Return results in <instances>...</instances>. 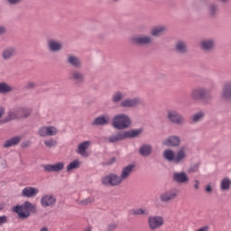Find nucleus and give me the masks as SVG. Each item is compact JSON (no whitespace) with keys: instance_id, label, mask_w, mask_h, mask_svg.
I'll return each instance as SVG.
<instances>
[{"instance_id":"f257e3e1","label":"nucleus","mask_w":231,"mask_h":231,"mask_svg":"<svg viewBox=\"0 0 231 231\" xmlns=\"http://www.w3.org/2000/svg\"><path fill=\"white\" fill-rule=\"evenodd\" d=\"M187 147L183 146L180 148V150L175 154L172 150H165L163 152V158L167 160V162H174V163H180V162H183L185 158H187Z\"/></svg>"},{"instance_id":"f03ea898","label":"nucleus","mask_w":231,"mask_h":231,"mask_svg":"<svg viewBox=\"0 0 231 231\" xmlns=\"http://www.w3.org/2000/svg\"><path fill=\"white\" fill-rule=\"evenodd\" d=\"M141 133L142 130L140 129L118 132L116 135L108 137L107 140L109 143H116V142H121V140H125L127 138H136Z\"/></svg>"},{"instance_id":"7ed1b4c3","label":"nucleus","mask_w":231,"mask_h":231,"mask_svg":"<svg viewBox=\"0 0 231 231\" xmlns=\"http://www.w3.org/2000/svg\"><path fill=\"white\" fill-rule=\"evenodd\" d=\"M13 210L18 214L20 219H26V217H30V212H35L36 208L30 201H25L23 205L14 207Z\"/></svg>"},{"instance_id":"20e7f679","label":"nucleus","mask_w":231,"mask_h":231,"mask_svg":"<svg viewBox=\"0 0 231 231\" xmlns=\"http://www.w3.org/2000/svg\"><path fill=\"white\" fill-rule=\"evenodd\" d=\"M112 125L115 129H127L131 126V117L125 114L116 115L112 120Z\"/></svg>"},{"instance_id":"39448f33","label":"nucleus","mask_w":231,"mask_h":231,"mask_svg":"<svg viewBox=\"0 0 231 231\" xmlns=\"http://www.w3.org/2000/svg\"><path fill=\"white\" fill-rule=\"evenodd\" d=\"M102 184L106 187H118L122 183L123 179L115 173H111L102 179Z\"/></svg>"},{"instance_id":"423d86ee","label":"nucleus","mask_w":231,"mask_h":231,"mask_svg":"<svg viewBox=\"0 0 231 231\" xmlns=\"http://www.w3.org/2000/svg\"><path fill=\"white\" fill-rule=\"evenodd\" d=\"M166 118L169 120V122H171V124H176L177 125H181L185 124V119L183 118V116L178 113L176 110H168L166 114Z\"/></svg>"},{"instance_id":"0eeeda50","label":"nucleus","mask_w":231,"mask_h":231,"mask_svg":"<svg viewBox=\"0 0 231 231\" xmlns=\"http://www.w3.org/2000/svg\"><path fill=\"white\" fill-rule=\"evenodd\" d=\"M32 115V110L28 108H20L9 113L8 120H16V118H26Z\"/></svg>"},{"instance_id":"6e6552de","label":"nucleus","mask_w":231,"mask_h":231,"mask_svg":"<svg viewBox=\"0 0 231 231\" xmlns=\"http://www.w3.org/2000/svg\"><path fill=\"white\" fill-rule=\"evenodd\" d=\"M164 223H165V220L162 217H150L148 218V225L151 230H156L163 226Z\"/></svg>"},{"instance_id":"1a4fd4ad","label":"nucleus","mask_w":231,"mask_h":231,"mask_svg":"<svg viewBox=\"0 0 231 231\" xmlns=\"http://www.w3.org/2000/svg\"><path fill=\"white\" fill-rule=\"evenodd\" d=\"M59 133V130L55 126H42L39 131L38 134L40 136H55Z\"/></svg>"},{"instance_id":"9d476101","label":"nucleus","mask_w":231,"mask_h":231,"mask_svg":"<svg viewBox=\"0 0 231 231\" xmlns=\"http://www.w3.org/2000/svg\"><path fill=\"white\" fill-rule=\"evenodd\" d=\"M160 198L161 201L163 203H169L170 201H172L178 198V191L176 189L165 191L164 193L161 194Z\"/></svg>"},{"instance_id":"9b49d317","label":"nucleus","mask_w":231,"mask_h":231,"mask_svg":"<svg viewBox=\"0 0 231 231\" xmlns=\"http://www.w3.org/2000/svg\"><path fill=\"white\" fill-rule=\"evenodd\" d=\"M180 142L181 140L179 136L171 135L162 141V145H166V147H178Z\"/></svg>"},{"instance_id":"f8f14e48","label":"nucleus","mask_w":231,"mask_h":231,"mask_svg":"<svg viewBox=\"0 0 231 231\" xmlns=\"http://www.w3.org/2000/svg\"><path fill=\"white\" fill-rule=\"evenodd\" d=\"M132 42L143 46L145 44H151L152 38H151V36H135L132 38Z\"/></svg>"},{"instance_id":"ddd939ff","label":"nucleus","mask_w":231,"mask_h":231,"mask_svg":"<svg viewBox=\"0 0 231 231\" xmlns=\"http://www.w3.org/2000/svg\"><path fill=\"white\" fill-rule=\"evenodd\" d=\"M46 172H60L64 169V162H56L54 164H47L43 167Z\"/></svg>"},{"instance_id":"4468645a","label":"nucleus","mask_w":231,"mask_h":231,"mask_svg":"<svg viewBox=\"0 0 231 231\" xmlns=\"http://www.w3.org/2000/svg\"><path fill=\"white\" fill-rule=\"evenodd\" d=\"M55 197L53 195H44L41 199V205L44 208H47V207H53L55 205Z\"/></svg>"},{"instance_id":"2eb2a0df","label":"nucleus","mask_w":231,"mask_h":231,"mask_svg":"<svg viewBox=\"0 0 231 231\" xmlns=\"http://www.w3.org/2000/svg\"><path fill=\"white\" fill-rule=\"evenodd\" d=\"M39 194V189L34 187H25L22 190V196L23 198H35Z\"/></svg>"},{"instance_id":"dca6fc26","label":"nucleus","mask_w":231,"mask_h":231,"mask_svg":"<svg viewBox=\"0 0 231 231\" xmlns=\"http://www.w3.org/2000/svg\"><path fill=\"white\" fill-rule=\"evenodd\" d=\"M109 122H111V116H109L108 115H103L97 117L93 121L92 125H107Z\"/></svg>"},{"instance_id":"f3484780","label":"nucleus","mask_w":231,"mask_h":231,"mask_svg":"<svg viewBox=\"0 0 231 231\" xmlns=\"http://www.w3.org/2000/svg\"><path fill=\"white\" fill-rule=\"evenodd\" d=\"M142 104V99L140 97H134L133 99H125L121 103L122 107H135Z\"/></svg>"},{"instance_id":"a211bd4d","label":"nucleus","mask_w":231,"mask_h":231,"mask_svg":"<svg viewBox=\"0 0 231 231\" xmlns=\"http://www.w3.org/2000/svg\"><path fill=\"white\" fill-rule=\"evenodd\" d=\"M221 97L224 100H231V81L224 84Z\"/></svg>"},{"instance_id":"6ab92c4d","label":"nucleus","mask_w":231,"mask_h":231,"mask_svg":"<svg viewBox=\"0 0 231 231\" xmlns=\"http://www.w3.org/2000/svg\"><path fill=\"white\" fill-rule=\"evenodd\" d=\"M191 97L194 100H201L207 97V90L203 88H196L191 91Z\"/></svg>"},{"instance_id":"aec40b11","label":"nucleus","mask_w":231,"mask_h":231,"mask_svg":"<svg viewBox=\"0 0 231 231\" xmlns=\"http://www.w3.org/2000/svg\"><path fill=\"white\" fill-rule=\"evenodd\" d=\"M89 145H91L90 141H85L78 146V152L80 154V156H83L84 158L88 157V152H86L87 149H89Z\"/></svg>"},{"instance_id":"412c9836","label":"nucleus","mask_w":231,"mask_h":231,"mask_svg":"<svg viewBox=\"0 0 231 231\" xmlns=\"http://www.w3.org/2000/svg\"><path fill=\"white\" fill-rule=\"evenodd\" d=\"M173 181L177 183H187L189 181V176L185 172H174L173 173Z\"/></svg>"},{"instance_id":"4be33fe9","label":"nucleus","mask_w":231,"mask_h":231,"mask_svg":"<svg viewBox=\"0 0 231 231\" xmlns=\"http://www.w3.org/2000/svg\"><path fill=\"white\" fill-rule=\"evenodd\" d=\"M48 46L51 51H60L62 50V42L57 40H49Z\"/></svg>"},{"instance_id":"5701e85b","label":"nucleus","mask_w":231,"mask_h":231,"mask_svg":"<svg viewBox=\"0 0 231 231\" xmlns=\"http://www.w3.org/2000/svg\"><path fill=\"white\" fill-rule=\"evenodd\" d=\"M133 169H134V165H128L125 168H123L122 172H121V179L127 180L129 176H131V172H133Z\"/></svg>"},{"instance_id":"b1692460","label":"nucleus","mask_w":231,"mask_h":231,"mask_svg":"<svg viewBox=\"0 0 231 231\" xmlns=\"http://www.w3.org/2000/svg\"><path fill=\"white\" fill-rule=\"evenodd\" d=\"M71 80H74L77 84H80L84 80V74L79 71H73L70 74Z\"/></svg>"},{"instance_id":"393cba45","label":"nucleus","mask_w":231,"mask_h":231,"mask_svg":"<svg viewBox=\"0 0 231 231\" xmlns=\"http://www.w3.org/2000/svg\"><path fill=\"white\" fill-rule=\"evenodd\" d=\"M139 152L141 156H149V154L152 152V147H151L149 144H143L139 149Z\"/></svg>"},{"instance_id":"a878e982","label":"nucleus","mask_w":231,"mask_h":231,"mask_svg":"<svg viewBox=\"0 0 231 231\" xmlns=\"http://www.w3.org/2000/svg\"><path fill=\"white\" fill-rule=\"evenodd\" d=\"M16 52L17 51L14 48L5 49L3 51V59H5V60H8V59H12V57H14V55H15Z\"/></svg>"},{"instance_id":"bb28decb","label":"nucleus","mask_w":231,"mask_h":231,"mask_svg":"<svg viewBox=\"0 0 231 231\" xmlns=\"http://www.w3.org/2000/svg\"><path fill=\"white\" fill-rule=\"evenodd\" d=\"M130 214L131 216H149V210L140 208L130 210Z\"/></svg>"},{"instance_id":"cd10ccee","label":"nucleus","mask_w":231,"mask_h":231,"mask_svg":"<svg viewBox=\"0 0 231 231\" xmlns=\"http://www.w3.org/2000/svg\"><path fill=\"white\" fill-rule=\"evenodd\" d=\"M167 31V28H165V26H157V27H154L151 33L153 37H159V35H162V33H164L165 32Z\"/></svg>"},{"instance_id":"c85d7f7f","label":"nucleus","mask_w":231,"mask_h":231,"mask_svg":"<svg viewBox=\"0 0 231 231\" xmlns=\"http://www.w3.org/2000/svg\"><path fill=\"white\" fill-rule=\"evenodd\" d=\"M21 142V137L15 136L7 141H5L4 147H12L13 145H17Z\"/></svg>"},{"instance_id":"c756f323","label":"nucleus","mask_w":231,"mask_h":231,"mask_svg":"<svg viewBox=\"0 0 231 231\" xmlns=\"http://www.w3.org/2000/svg\"><path fill=\"white\" fill-rule=\"evenodd\" d=\"M231 187V180L228 178H224L220 182L221 190H228Z\"/></svg>"},{"instance_id":"7c9ffc66","label":"nucleus","mask_w":231,"mask_h":231,"mask_svg":"<svg viewBox=\"0 0 231 231\" xmlns=\"http://www.w3.org/2000/svg\"><path fill=\"white\" fill-rule=\"evenodd\" d=\"M175 49L178 53H185L187 51V44H185L183 42H178Z\"/></svg>"},{"instance_id":"2f4dec72","label":"nucleus","mask_w":231,"mask_h":231,"mask_svg":"<svg viewBox=\"0 0 231 231\" xmlns=\"http://www.w3.org/2000/svg\"><path fill=\"white\" fill-rule=\"evenodd\" d=\"M203 50H212L214 48V42L212 40H204L201 42Z\"/></svg>"},{"instance_id":"473e14b6","label":"nucleus","mask_w":231,"mask_h":231,"mask_svg":"<svg viewBox=\"0 0 231 231\" xmlns=\"http://www.w3.org/2000/svg\"><path fill=\"white\" fill-rule=\"evenodd\" d=\"M68 62L69 64H71V66H75V68H79L80 66V60L75 56H69Z\"/></svg>"},{"instance_id":"72a5a7b5","label":"nucleus","mask_w":231,"mask_h":231,"mask_svg":"<svg viewBox=\"0 0 231 231\" xmlns=\"http://www.w3.org/2000/svg\"><path fill=\"white\" fill-rule=\"evenodd\" d=\"M79 167H80V162L79 160H75L67 166V171L69 172V171L79 169Z\"/></svg>"},{"instance_id":"f704fd0d","label":"nucleus","mask_w":231,"mask_h":231,"mask_svg":"<svg viewBox=\"0 0 231 231\" xmlns=\"http://www.w3.org/2000/svg\"><path fill=\"white\" fill-rule=\"evenodd\" d=\"M12 87L6 83H0V93H10Z\"/></svg>"},{"instance_id":"c9c22d12","label":"nucleus","mask_w":231,"mask_h":231,"mask_svg":"<svg viewBox=\"0 0 231 231\" xmlns=\"http://www.w3.org/2000/svg\"><path fill=\"white\" fill-rule=\"evenodd\" d=\"M124 97H125V96L124 94H122L121 92H116L112 97V100H113V102H120V100H122V98H124Z\"/></svg>"},{"instance_id":"e433bc0d","label":"nucleus","mask_w":231,"mask_h":231,"mask_svg":"<svg viewBox=\"0 0 231 231\" xmlns=\"http://www.w3.org/2000/svg\"><path fill=\"white\" fill-rule=\"evenodd\" d=\"M44 144L46 145V147H49V148L55 147V145H57V141L54 139H50V140L44 141Z\"/></svg>"},{"instance_id":"4c0bfd02","label":"nucleus","mask_w":231,"mask_h":231,"mask_svg":"<svg viewBox=\"0 0 231 231\" xmlns=\"http://www.w3.org/2000/svg\"><path fill=\"white\" fill-rule=\"evenodd\" d=\"M95 201V199L93 197H88L83 200L80 201V205H91Z\"/></svg>"},{"instance_id":"58836bf2","label":"nucleus","mask_w":231,"mask_h":231,"mask_svg":"<svg viewBox=\"0 0 231 231\" xmlns=\"http://www.w3.org/2000/svg\"><path fill=\"white\" fill-rule=\"evenodd\" d=\"M204 115L202 112H199L197 114H195L193 116H192V121L193 122H199V120H201V118H203Z\"/></svg>"},{"instance_id":"ea45409f","label":"nucleus","mask_w":231,"mask_h":231,"mask_svg":"<svg viewBox=\"0 0 231 231\" xmlns=\"http://www.w3.org/2000/svg\"><path fill=\"white\" fill-rule=\"evenodd\" d=\"M118 228V224L111 223L106 226V231H116Z\"/></svg>"},{"instance_id":"a19ab883","label":"nucleus","mask_w":231,"mask_h":231,"mask_svg":"<svg viewBox=\"0 0 231 231\" xmlns=\"http://www.w3.org/2000/svg\"><path fill=\"white\" fill-rule=\"evenodd\" d=\"M5 223H8V217H6V216L0 217V226Z\"/></svg>"},{"instance_id":"79ce46f5","label":"nucleus","mask_w":231,"mask_h":231,"mask_svg":"<svg viewBox=\"0 0 231 231\" xmlns=\"http://www.w3.org/2000/svg\"><path fill=\"white\" fill-rule=\"evenodd\" d=\"M9 5H19L23 0H6Z\"/></svg>"},{"instance_id":"37998d69","label":"nucleus","mask_w":231,"mask_h":231,"mask_svg":"<svg viewBox=\"0 0 231 231\" xmlns=\"http://www.w3.org/2000/svg\"><path fill=\"white\" fill-rule=\"evenodd\" d=\"M216 10H217V8L215 7V5H211V6L209 7V12H210V14H211L212 15H214V14H216Z\"/></svg>"},{"instance_id":"c03bdc74","label":"nucleus","mask_w":231,"mask_h":231,"mask_svg":"<svg viewBox=\"0 0 231 231\" xmlns=\"http://www.w3.org/2000/svg\"><path fill=\"white\" fill-rule=\"evenodd\" d=\"M6 33V28L5 26H0V35Z\"/></svg>"},{"instance_id":"a18cd8bd","label":"nucleus","mask_w":231,"mask_h":231,"mask_svg":"<svg viewBox=\"0 0 231 231\" xmlns=\"http://www.w3.org/2000/svg\"><path fill=\"white\" fill-rule=\"evenodd\" d=\"M206 192H212V186L210 185L206 186Z\"/></svg>"},{"instance_id":"49530a36","label":"nucleus","mask_w":231,"mask_h":231,"mask_svg":"<svg viewBox=\"0 0 231 231\" xmlns=\"http://www.w3.org/2000/svg\"><path fill=\"white\" fill-rule=\"evenodd\" d=\"M194 189L198 190L199 189V182L198 180H195Z\"/></svg>"},{"instance_id":"de8ad7c7","label":"nucleus","mask_w":231,"mask_h":231,"mask_svg":"<svg viewBox=\"0 0 231 231\" xmlns=\"http://www.w3.org/2000/svg\"><path fill=\"white\" fill-rule=\"evenodd\" d=\"M4 113H5V109L0 108V118H1V116H3Z\"/></svg>"},{"instance_id":"09e8293b","label":"nucleus","mask_w":231,"mask_h":231,"mask_svg":"<svg viewBox=\"0 0 231 231\" xmlns=\"http://www.w3.org/2000/svg\"><path fill=\"white\" fill-rule=\"evenodd\" d=\"M28 86L29 88H35V83H29Z\"/></svg>"},{"instance_id":"8fccbe9b","label":"nucleus","mask_w":231,"mask_h":231,"mask_svg":"<svg viewBox=\"0 0 231 231\" xmlns=\"http://www.w3.org/2000/svg\"><path fill=\"white\" fill-rule=\"evenodd\" d=\"M116 161V159L114 157V158L111 159L109 163H115Z\"/></svg>"},{"instance_id":"3c124183","label":"nucleus","mask_w":231,"mask_h":231,"mask_svg":"<svg viewBox=\"0 0 231 231\" xmlns=\"http://www.w3.org/2000/svg\"><path fill=\"white\" fill-rule=\"evenodd\" d=\"M40 231H48V227H42Z\"/></svg>"},{"instance_id":"603ef678","label":"nucleus","mask_w":231,"mask_h":231,"mask_svg":"<svg viewBox=\"0 0 231 231\" xmlns=\"http://www.w3.org/2000/svg\"><path fill=\"white\" fill-rule=\"evenodd\" d=\"M222 1V3H225L226 0H221Z\"/></svg>"}]
</instances>
